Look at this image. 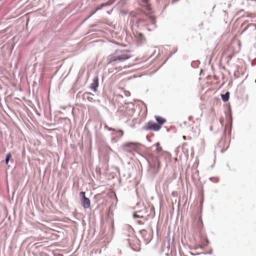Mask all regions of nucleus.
Wrapping results in <instances>:
<instances>
[{
    "instance_id": "ddd939ff",
    "label": "nucleus",
    "mask_w": 256,
    "mask_h": 256,
    "mask_svg": "<svg viewBox=\"0 0 256 256\" xmlns=\"http://www.w3.org/2000/svg\"><path fill=\"white\" fill-rule=\"evenodd\" d=\"M145 20L143 18H138L136 22V25L138 28L144 24Z\"/></svg>"
},
{
    "instance_id": "423d86ee",
    "label": "nucleus",
    "mask_w": 256,
    "mask_h": 256,
    "mask_svg": "<svg viewBox=\"0 0 256 256\" xmlns=\"http://www.w3.org/2000/svg\"><path fill=\"white\" fill-rule=\"evenodd\" d=\"M161 128L159 124H157V123L155 122H153L152 121H149L146 126L144 127L143 129L146 131L148 130H153L154 132H158L160 130Z\"/></svg>"
},
{
    "instance_id": "f8f14e48",
    "label": "nucleus",
    "mask_w": 256,
    "mask_h": 256,
    "mask_svg": "<svg viewBox=\"0 0 256 256\" xmlns=\"http://www.w3.org/2000/svg\"><path fill=\"white\" fill-rule=\"evenodd\" d=\"M230 92H226L224 94H221V98L223 102H226L230 98Z\"/></svg>"
},
{
    "instance_id": "39448f33",
    "label": "nucleus",
    "mask_w": 256,
    "mask_h": 256,
    "mask_svg": "<svg viewBox=\"0 0 256 256\" xmlns=\"http://www.w3.org/2000/svg\"><path fill=\"white\" fill-rule=\"evenodd\" d=\"M80 196L81 198V203L82 207L84 209L88 208L90 207V200L86 196V192H80Z\"/></svg>"
},
{
    "instance_id": "9d476101",
    "label": "nucleus",
    "mask_w": 256,
    "mask_h": 256,
    "mask_svg": "<svg viewBox=\"0 0 256 256\" xmlns=\"http://www.w3.org/2000/svg\"><path fill=\"white\" fill-rule=\"evenodd\" d=\"M140 144L139 143L128 142L124 144V146L128 148H138Z\"/></svg>"
},
{
    "instance_id": "f3484780",
    "label": "nucleus",
    "mask_w": 256,
    "mask_h": 256,
    "mask_svg": "<svg viewBox=\"0 0 256 256\" xmlns=\"http://www.w3.org/2000/svg\"><path fill=\"white\" fill-rule=\"evenodd\" d=\"M104 128L109 131H115L114 128L108 127V126L106 124H104Z\"/></svg>"
},
{
    "instance_id": "f257e3e1",
    "label": "nucleus",
    "mask_w": 256,
    "mask_h": 256,
    "mask_svg": "<svg viewBox=\"0 0 256 256\" xmlns=\"http://www.w3.org/2000/svg\"><path fill=\"white\" fill-rule=\"evenodd\" d=\"M131 57L130 51L127 50L118 49L108 56L107 60L108 65L114 66Z\"/></svg>"
},
{
    "instance_id": "4be33fe9",
    "label": "nucleus",
    "mask_w": 256,
    "mask_h": 256,
    "mask_svg": "<svg viewBox=\"0 0 256 256\" xmlns=\"http://www.w3.org/2000/svg\"><path fill=\"white\" fill-rule=\"evenodd\" d=\"M156 150L158 154H160L162 152V148L161 147L158 148H156Z\"/></svg>"
},
{
    "instance_id": "cd10ccee",
    "label": "nucleus",
    "mask_w": 256,
    "mask_h": 256,
    "mask_svg": "<svg viewBox=\"0 0 256 256\" xmlns=\"http://www.w3.org/2000/svg\"><path fill=\"white\" fill-rule=\"evenodd\" d=\"M176 51H177V50H176L174 52H171V53L170 54V56H172V55H173L174 54Z\"/></svg>"
},
{
    "instance_id": "aec40b11",
    "label": "nucleus",
    "mask_w": 256,
    "mask_h": 256,
    "mask_svg": "<svg viewBox=\"0 0 256 256\" xmlns=\"http://www.w3.org/2000/svg\"><path fill=\"white\" fill-rule=\"evenodd\" d=\"M124 96H126L128 97V96H130V92H128V91H124Z\"/></svg>"
},
{
    "instance_id": "2f4dec72",
    "label": "nucleus",
    "mask_w": 256,
    "mask_h": 256,
    "mask_svg": "<svg viewBox=\"0 0 256 256\" xmlns=\"http://www.w3.org/2000/svg\"><path fill=\"white\" fill-rule=\"evenodd\" d=\"M128 68V66H124V68Z\"/></svg>"
},
{
    "instance_id": "9b49d317",
    "label": "nucleus",
    "mask_w": 256,
    "mask_h": 256,
    "mask_svg": "<svg viewBox=\"0 0 256 256\" xmlns=\"http://www.w3.org/2000/svg\"><path fill=\"white\" fill-rule=\"evenodd\" d=\"M92 96H94L91 92H84L82 95V98L84 99H86L89 102H92L93 98H92Z\"/></svg>"
},
{
    "instance_id": "7ed1b4c3",
    "label": "nucleus",
    "mask_w": 256,
    "mask_h": 256,
    "mask_svg": "<svg viewBox=\"0 0 256 256\" xmlns=\"http://www.w3.org/2000/svg\"><path fill=\"white\" fill-rule=\"evenodd\" d=\"M134 228L129 225L126 226L123 230V235L124 237L126 238L128 242L129 246L131 247L132 242L137 240V239L134 234Z\"/></svg>"
},
{
    "instance_id": "a211bd4d",
    "label": "nucleus",
    "mask_w": 256,
    "mask_h": 256,
    "mask_svg": "<svg viewBox=\"0 0 256 256\" xmlns=\"http://www.w3.org/2000/svg\"><path fill=\"white\" fill-rule=\"evenodd\" d=\"M133 218H143L144 216H140L138 215L137 214L134 213L133 214Z\"/></svg>"
},
{
    "instance_id": "7c9ffc66",
    "label": "nucleus",
    "mask_w": 256,
    "mask_h": 256,
    "mask_svg": "<svg viewBox=\"0 0 256 256\" xmlns=\"http://www.w3.org/2000/svg\"><path fill=\"white\" fill-rule=\"evenodd\" d=\"M212 250H210L208 252V254H212Z\"/></svg>"
},
{
    "instance_id": "2eb2a0df",
    "label": "nucleus",
    "mask_w": 256,
    "mask_h": 256,
    "mask_svg": "<svg viewBox=\"0 0 256 256\" xmlns=\"http://www.w3.org/2000/svg\"><path fill=\"white\" fill-rule=\"evenodd\" d=\"M11 157H12V154L10 152H8V154H6V158H5V160H4L6 164V165L8 164V162H9L10 160Z\"/></svg>"
},
{
    "instance_id": "c756f323",
    "label": "nucleus",
    "mask_w": 256,
    "mask_h": 256,
    "mask_svg": "<svg viewBox=\"0 0 256 256\" xmlns=\"http://www.w3.org/2000/svg\"><path fill=\"white\" fill-rule=\"evenodd\" d=\"M110 227H111V228H113V227H114V224H113V223H112V224H110Z\"/></svg>"
},
{
    "instance_id": "393cba45",
    "label": "nucleus",
    "mask_w": 256,
    "mask_h": 256,
    "mask_svg": "<svg viewBox=\"0 0 256 256\" xmlns=\"http://www.w3.org/2000/svg\"><path fill=\"white\" fill-rule=\"evenodd\" d=\"M137 222L140 224H144V222H142V220H138Z\"/></svg>"
},
{
    "instance_id": "0eeeda50",
    "label": "nucleus",
    "mask_w": 256,
    "mask_h": 256,
    "mask_svg": "<svg viewBox=\"0 0 256 256\" xmlns=\"http://www.w3.org/2000/svg\"><path fill=\"white\" fill-rule=\"evenodd\" d=\"M247 22L245 21L242 24L241 27H244L242 32V33L247 30H249L250 32L256 30V24L252 23L247 24Z\"/></svg>"
},
{
    "instance_id": "1a4fd4ad",
    "label": "nucleus",
    "mask_w": 256,
    "mask_h": 256,
    "mask_svg": "<svg viewBox=\"0 0 256 256\" xmlns=\"http://www.w3.org/2000/svg\"><path fill=\"white\" fill-rule=\"evenodd\" d=\"M157 124L162 128V125L166 122V119L159 116H154Z\"/></svg>"
},
{
    "instance_id": "6e6552de",
    "label": "nucleus",
    "mask_w": 256,
    "mask_h": 256,
    "mask_svg": "<svg viewBox=\"0 0 256 256\" xmlns=\"http://www.w3.org/2000/svg\"><path fill=\"white\" fill-rule=\"evenodd\" d=\"M98 80L99 79L98 76H95L93 80L92 83L90 84V88L94 92H96L97 90V88H98L99 84Z\"/></svg>"
},
{
    "instance_id": "473e14b6",
    "label": "nucleus",
    "mask_w": 256,
    "mask_h": 256,
    "mask_svg": "<svg viewBox=\"0 0 256 256\" xmlns=\"http://www.w3.org/2000/svg\"><path fill=\"white\" fill-rule=\"evenodd\" d=\"M175 2H176V1H174V0H172V4H174V3Z\"/></svg>"
},
{
    "instance_id": "4468645a",
    "label": "nucleus",
    "mask_w": 256,
    "mask_h": 256,
    "mask_svg": "<svg viewBox=\"0 0 256 256\" xmlns=\"http://www.w3.org/2000/svg\"><path fill=\"white\" fill-rule=\"evenodd\" d=\"M149 20L151 22L152 24L153 25L154 28H156V26L155 17L153 16H151L149 17Z\"/></svg>"
},
{
    "instance_id": "72a5a7b5",
    "label": "nucleus",
    "mask_w": 256,
    "mask_h": 256,
    "mask_svg": "<svg viewBox=\"0 0 256 256\" xmlns=\"http://www.w3.org/2000/svg\"><path fill=\"white\" fill-rule=\"evenodd\" d=\"M191 118H192V116H189L188 119L190 120Z\"/></svg>"
},
{
    "instance_id": "5701e85b",
    "label": "nucleus",
    "mask_w": 256,
    "mask_h": 256,
    "mask_svg": "<svg viewBox=\"0 0 256 256\" xmlns=\"http://www.w3.org/2000/svg\"><path fill=\"white\" fill-rule=\"evenodd\" d=\"M102 6H103L102 5V6H98V7H96V9H95V10H96V12L98 10H100L102 9Z\"/></svg>"
},
{
    "instance_id": "6ab92c4d",
    "label": "nucleus",
    "mask_w": 256,
    "mask_h": 256,
    "mask_svg": "<svg viewBox=\"0 0 256 256\" xmlns=\"http://www.w3.org/2000/svg\"><path fill=\"white\" fill-rule=\"evenodd\" d=\"M116 133L118 134H120V136H122L124 134V132L122 130H121L116 131Z\"/></svg>"
},
{
    "instance_id": "f03ea898",
    "label": "nucleus",
    "mask_w": 256,
    "mask_h": 256,
    "mask_svg": "<svg viewBox=\"0 0 256 256\" xmlns=\"http://www.w3.org/2000/svg\"><path fill=\"white\" fill-rule=\"evenodd\" d=\"M147 161L150 172L155 176L159 172L160 168L159 156L157 155L150 154L147 159Z\"/></svg>"
},
{
    "instance_id": "bb28decb",
    "label": "nucleus",
    "mask_w": 256,
    "mask_h": 256,
    "mask_svg": "<svg viewBox=\"0 0 256 256\" xmlns=\"http://www.w3.org/2000/svg\"><path fill=\"white\" fill-rule=\"evenodd\" d=\"M96 12V10H94L92 11L91 14H90V16H92V15H94Z\"/></svg>"
},
{
    "instance_id": "c85d7f7f",
    "label": "nucleus",
    "mask_w": 256,
    "mask_h": 256,
    "mask_svg": "<svg viewBox=\"0 0 256 256\" xmlns=\"http://www.w3.org/2000/svg\"><path fill=\"white\" fill-rule=\"evenodd\" d=\"M206 244H208L209 242H210L209 240H208V238H206Z\"/></svg>"
},
{
    "instance_id": "412c9836",
    "label": "nucleus",
    "mask_w": 256,
    "mask_h": 256,
    "mask_svg": "<svg viewBox=\"0 0 256 256\" xmlns=\"http://www.w3.org/2000/svg\"><path fill=\"white\" fill-rule=\"evenodd\" d=\"M138 36L140 38V39H142L143 36H144V34L142 33H141V32H138Z\"/></svg>"
},
{
    "instance_id": "dca6fc26",
    "label": "nucleus",
    "mask_w": 256,
    "mask_h": 256,
    "mask_svg": "<svg viewBox=\"0 0 256 256\" xmlns=\"http://www.w3.org/2000/svg\"><path fill=\"white\" fill-rule=\"evenodd\" d=\"M210 180L214 182H218L219 181V178L216 177H211L210 178Z\"/></svg>"
},
{
    "instance_id": "20e7f679",
    "label": "nucleus",
    "mask_w": 256,
    "mask_h": 256,
    "mask_svg": "<svg viewBox=\"0 0 256 256\" xmlns=\"http://www.w3.org/2000/svg\"><path fill=\"white\" fill-rule=\"evenodd\" d=\"M140 233L144 238L146 244H148L152 238V230H150L149 232L145 230H140Z\"/></svg>"
},
{
    "instance_id": "b1692460",
    "label": "nucleus",
    "mask_w": 256,
    "mask_h": 256,
    "mask_svg": "<svg viewBox=\"0 0 256 256\" xmlns=\"http://www.w3.org/2000/svg\"><path fill=\"white\" fill-rule=\"evenodd\" d=\"M91 16L90 15H89L84 20H83V22H86V20H87L89 18H90Z\"/></svg>"
},
{
    "instance_id": "f704fd0d",
    "label": "nucleus",
    "mask_w": 256,
    "mask_h": 256,
    "mask_svg": "<svg viewBox=\"0 0 256 256\" xmlns=\"http://www.w3.org/2000/svg\"><path fill=\"white\" fill-rule=\"evenodd\" d=\"M183 138H184V139L185 140L186 139V136H183Z\"/></svg>"
},
{
    "instance_id": "a878e982",
    "label": "nucleus",
    "mask_w": 256,
    "mask_h": 256,
    "mask_svg": "<svg viewBox=\"0 0 256 256\" xmlns=\"http://www.w3.org/2000/svg\"><path fill=\"white\" fill-rule=\"evenodd\" d=\"M155 146H156V148H160V143L158 142H156V143L155 144Z\"/></svg>"
}]
</instances>
